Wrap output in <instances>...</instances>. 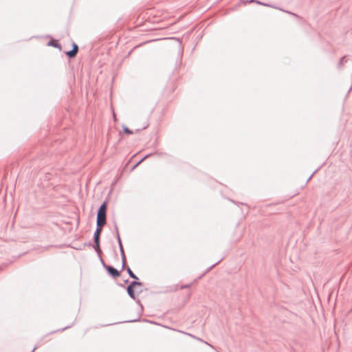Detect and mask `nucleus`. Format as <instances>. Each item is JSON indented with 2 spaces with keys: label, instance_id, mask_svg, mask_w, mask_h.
<instances>
[{
  "label": "nucleus",
  "instance_id": "obj_5",
  "mask_svg": "<svg viewBox=\"0 0 352 352\" xmlns=\"http://www.w3.org/2000/svg\"><path fill=\"white\" fill-rule=\"evenodd\" d=\"M106 270L109 274L113 278H117L120 276V272L112 266H108V267H106Z\"/></svg>",
  "mask_w": 352,
  "mask_h": 352
},
{
  "label": "nucleus",
  "instance_id": "obj_19",
  "mask_svg": "<svg viewBox=\"0 0 352 352\" xmlns=\"http://www.w3.org/2000/svg\"><path fill=\"white\" fill-rule=\"evenodd\" d=\"M137 321V320H129V322H135Z\"/></svg>",
  "mask_w": 352,
  "mask_h": 352
},
{
  "label": "nucleus",
  "instance_id": "obj_21",
  "mask_svg": "<svg viewBox=\"0 0 352 352\" xmlns=\"http://www.w3.org/2000/svg\"><path fill=\"white\" fill-rule=\"evenodd\" d=\"M146 127H147V125L144 126L142 128V129H146Z\"/></svg>",
  "mask_w": 352,
  "mask_h": 352
},
{
  "label": "nucleus",
  "instance_id": "obj_8",
  "mask_svg": "<svg viewBox=\"0 0 352 352\" xmlns=\"http://www.w3.org/2000/svg\"><path fill=\"white\" fill-rule=\"evenodd\" d=\"M349 60V58H348L346 56H343L338 63V67L340 69L345 63L348 62Z\"/></svg>",
  "mask_w": 352,
  "mask_h": 352
},
{
  "label": "nucleus",
  "instance_id": "obj_20",
  "mask_svg": "<svg viewBox=\"0 0 352 352\" xmlns=\"http://www.w3.org/2000/svg\"><path fill=\"white\" fill-rule=\"evenodd\" d=\"M138 303H140V300L139 299L137 300Z\"/></svg>",
  "mask_w": 352,
  "mask_h": 352
},
{
  "label": "nucleus",
  "instance_id": "obj_22",
  "mask_svg": "<svg viewBox=\"0 0 352 352\" xmlns=\"http://www.w3.org/2000/svg\"><path fill=\"white\" fill-rule=\"evenodd\" d=\"M36 347H34V348L33 349V350L32 351V352H34V350L36 349Z\"/></svg>",
  "mask_w": 352,
  "mask_h": 352
},
{
  "label": "nucleus",
  "instance_id": "obj_12",
  "mask_svg": "<svg viewBox=\"0 0 352 352\" xmlns=\"http://www.w3.org/2000/svg\"><path fill=\"white\" fill-rule=\"evenodd\" d=\"M122 129H123V131L126 133V134H129V135H131L133 133V131H131V129H129L128 127H126V126H122Z\"/></svg>",
  "mask_w": 352,
  "mask_h": 352
},
{
  "label": "nucleus",
  "instance_id": "obj_18",
  "mask_svg": "<svg viewBox=\"0 0 352 352\" xmlns=\"http://www.w3.org/2000/svg\"><path fill=\"white\" fill-rule=\"evenodd\" d=\"M287 12L291 14H292V15H294V16H296V14H295L294 13H292V12Z\"/></svg>",
  "mask_w": 352,
  "mask_h": 352
},
{
  "label": "nucleus",
  "instance_id": "obj_16",
  "mask_svg": "<svg viewBox=\"0 0 352 352\" xmlns=\"http://www.w3.org/2000/svg\"><path fill=\"white\" fill-rule=\"evenodd\" d=\"M315 173H316V171H315V172H314V173H312V175H311L308 178V179L307 180V182H308L311 179V178L312 177V176L314 175V174Z\"/></svg>",
  "mask_w": 352,
  "mask_h": 352
},
{
  "label": "nucleus",
  "instance_id": "obj_15",
  "mask_svg": "<svg viewBox=\"0 0 352 352\" xmlns=\"http://www.w3.org/2000/svg\"><path fill=\"white\" fill-rule=\"evenodd\" d=\"M100 261L102 265V266L106 269V267H108L109 265H106L102 258L100 257Z\"/></svg>",
  "mask_w": 352,
  "mask_h": 352
},
{
  "label": "nucleus",
  "instance_id": "obj_23",
  "mask_svg": "<svg viewBox=\"0 0 352 352\" xmlns=\"http://www.w3.org/2000/svg\"><path fill=\"white\" fill-rule=\"evenodd\" d=\"M217 263H216L215 264H213V265H212V267L213 266H215V265H216V264H217Z\"/></svg>",
  "mask_w": 352,
  "mask_h": 352
},
{
  "label": "nucleus",
  "instance_id": "obj_9",
  "mask_svg": "<svg viewBox=\"0 0 352 352\" xmlns=\"http://www.w3.org/2000/svg\"><path fill=\"white\" fill-rule=\"evenodd\" d=\"M94 245L93 246L95 249L96 252L100 255V241H94Z\"/></svg>",
  "mask_w": 352,
  "mask_h": 352
},
{
  "label": "nucleus",
  "instance_id": "obj_7",
  "mask_svg": "<svg viewBox=\"0 0 352 352\" xmlns=\"http://www.w3.org/2000/svg\"><path fill=\"white\" fill-rule=\"evenodd\" d=\"M47 45H49V46H53V47H56V48H58V49H60V50L61 49V45H60V44L58 42V41H56V40H54V39H52V40L48 42V43H47Z\"/></svg>",
  "mask_w": 352,
  "mask_h": 352
},
{
  "label": "nucleus",
  "instance_id": "obj_6",
  "mask_svg": "<svg viewBox=\"0 0 352 352\" xmlns=\"http://www.w3.org/2000/svg\"><path fill=\"white\" fill-rule=\"evenodd\" d=\"M119 248H120V255H121V258H122V267L124 268L125 265H126V256H125V254H124V249H123V246H122V241H121V239H119Z\"/></svg>",
  "mask_w": 352,
  "mask_h": 352
},
{
  "label": "nucleus",
  "instance_id": "obj_13",
  "mask_svg": "<svg viewBox=\"0 0 352 352\" xmlns=\"http://www.w3.org/2000/svg\"><path fill=\"white\" fill-rule=\"evenodd\" d=\"M115 231L116 232L118 242L119 243V239H120V234H119V231H118V228L116 224L115 225Z\"/></svg>",
  "mask_w": 352,
  "mask_h": 352
},
{
  "label": "nucleus",
  "instance_id": "obj_4",
  "mask_svg": "<svg viewBox=\"0 0 352 352\" xmlns=\"http://www.w3.org/2000/svg\"><path fill=\"white\" fill-rule=\"evenodd\" d=\"M78 45L76 44L75 43H72V49L69 51L66 52L65 54L69 58H72L76 57V56L78 53Z\"/></svg>",
  "mask_w": 352,
  "mask_h": 352
},
{
  "label": "nucleus",
  "instance_id": "obj_1",
  "mask_svg": "<svg viewBox=\"0 0 352 352\" xmlns=\"http://www.w3.org/2000/svg\"><path fill=\"white\" fill-rule=\"evenodd\" d=\"M107 202L104 201L99 207L97 212V221L96 222L102 223L106 224L107 223Z\"/></svg>",
  "mask_w": 352,
  "mask_h": 352
},
{
  "label": "nucleus",
  "instance_id": "obj_17",
  "mask_svg": "<svg viewBox=\"0 0 352 352\" xmlns=\"http://www.w3.org/2000/svg\"><path fill=\"white\" fill-rule=\"evenodd\" d=\"M190 287V285H184V286H182V288L184 289V288H188Z\"/></svg>",
  "mask_w": 352,
  "mask_h": 352
},
{
  "label": "nucleus",
  "instance_id": "obj_2",
  "mask_svg": "<svg viewBox=\"0 0 352 352\" xmlns=\"http://www.w3.org/2000/svg\"><path fill=\"white\" fill-rule=\"evenodd\" d=\"M142 283L136 280L132 281L129 285L126 287V292L128 295L133 300L136 299V295L134 291V288L137 286H142Z\"/></svg>",
  "mask_w": 352,
  "mask_h": 352
},
{
  "label": "nucleus",
  "instance_id": "obj_3",
  "mask_svg": "<svg viewBox=\"0 0 352 352\" xmlns=\"http://www.w3.org/2000/svg\"><path fill=\"white\" fill-rule=\"evenodd\" d=\"M104 223L96 222V229L94 233V241H100V234Z\"/></svg>",
  "mask_w": 352,
  "mask_h": 352
},
{
  "label": "nucleus",
  "instance_id": "obj_14",
  "mask_svg": "<svg viewBox=\"0 0 352 352\" xmlns=\"http://www.w3.org/2000/svg\"><path fill=\"white\" fill-rule=\"evenodd\" d=\"M250 2H256L258 4L263 5L265 6H268V7L270 6L269 4L263 3H261V2L258 1L251 0V1H250Z\"/></svg>",
  "mask_w": 352,
  "mask_h": 352
},
{
  "label": "nucleus",
  "instance_id": "obj_24",
  "mask_svg": "<svg viewBox=\"0 0 352 352\" xmlns=\"http://www.w3.org/2000/svg\"><path fill=\"white\" fill-rule=\"evenodd\" d=\"M351 61H352V58H351Z\"/></svg>",
  "mask_w": 352,
  "mask_h": 352
},
{
  "label": "nucleus",
  "instance_id": "obj_11",
  "mask_svg": "<svg viewBox=\"0 0 352 352\" xmlns=\"http://www.w3.org/2000/svg\"><path fill=\"white\" fill-rule=\"evenodd\" d=\"M151 154H148L146 155H145L142 159H141L135 165H133V167L132 168V170H133L134 168H135L140 164H141L146 158L148 157L149 156H151Z\"/></svg>",
  "mask_w": 352,
  "mask_h": 352
},
{
  "label": "nucleus",
  "instance_id": "obj_10",
  "mask_svg": "<svg viewBox=\"0 0 352 352\" xmlns=\"http://www.w3.org/2000/svg\"><path fill=\"white\" fill-rule=\"evenodd\" d=\"M126 272H127L128 274L129 275V276L131 278H133L135 280H138V276L133 272V271L131 270V268L129 267H127L126 268Z\"/></svg>",
  "mask_w": 352,
  "mask_h": 352
}]
</instances>
